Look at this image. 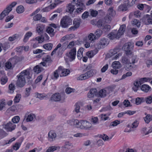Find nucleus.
<instances>
[{"instance_id":"nucleus-1","label":"nucleus","mask_w":152,"mask_h":152,"mask_svg":"<svg viewBox=\"0 0 152 152\" xmlns=\"http://www.w3.org/2000/svg\"><path fill=\"white\" fill-rule=\"evenodd\" d=\"M29 74V71L26 69L20 73L19 76H17L18 80H17V86L20 88L23 87L26 83L25 79L26 76Z\"/></svg>"},{"instance_id":"nucleus-2","label":"nucleus","mask_w":152,"mask_h":152,"mask_svg":"<svg viewBox=\"0 0 152 152\" xmlns=\"http://www.w3.org/2000/svg\"><path fill=\"white\" fill-rule=\"evenodd\" d=\"M96 73L97 71L96 69L90 70L80 75L77 78V80H86L92 77L94 74H96Z\"/></svg>"},{"instance_id":"nucleus-3","label":"nucleus","mask_w":152,"mask_h":152,"mask_svg":"<svg viewBox=\"0 0 152 152\" xmlns=\"http://www.w3.org/2000/svg\"><path fill=\"white\" fill-rule=\"evenodd\" d=\"M120 50L119 48H115L113 50H111L107 54V57L109 58H111L112 60H116L119 56L121 55L120 53L117 54Z\"/></svg>"},{"instance_id":"nucleus-4","label":"nucleus","mask_w":152,"mask_h":152,"mask_svg":"<svg viewBox=\"0 0 152 152\" xmlns=\"http://www.w3.org/2000/svg\"><path fill=\"white\" fill-rule=\"evenodd\" d=\"M72 24V20L68 16H65L61 21L60 25L63 28H66Z\"/></svg>"},{"instance_id":"nucleus-5","label":"nucleus","mask_w":152,"mask_h":152,"mask_svg":"<svg viewBox=\"0 0 152 152\" xmlns=\"http://www.w3.org/2000/svg\"><path fill=\"white\" fill-rule=\"evenodd\" d=\"M133 43L132 42H129L125 44L123 47L125 52V54L127 55H131L133 53L132 50H133Z\"/></svg>"},{"instance_id":"nucleus-6","label":"nucleus","mask_w":152,"mask_h":152,"mask_svg":"<svg viewBox=\"0 0 152 152\" xmlns=\"http://www.w3.org/2000/svg\"><path fill=\"white\" fill-rule=\"evenodd\" d=\"M76 55V48H74L71 49L69 52H67L66 53V55L68 57V58H65V60L66 61L69 58L70 62L72 61L75 59Z\"/></svg>"},{"instance_id":"nucleus-7","label":"nucleus","mask_w":152,"mask_h":152,"mask_svg":"<svg viewBox=\"0 0 152 152\" xmlns=\"http://www.w3.org/2000/svg\"><path fill=\"white\" fill-rule=\"evenodd\" d=\"M91 125L90 122L86 120H82L79 121L77 128L86 129L91 128Z\"/></svg>"},{"instance_id":"nucleus-8","label":"nucleus","mask_w":152,"mask_h":152,"mask_svg":"<svg viewBox=\"0 0 152 152\" xmlns=\"http://www.w3.org/2000/svg\"><path fill=\"white\" fill-rule=\"evenodd\" d=\"M109 44L108 39L103 38L101 39L100 41L97 44L98 49H100L104 48L107 46Z\"/></svg>"},{"instance_id":"nucleus-9","label":"nucleus","mask_w":152,"mask_h":152,"mask_svg":"<svg viewBox=\"0 0 152 152\" xmlns=\"http://www.w3.org/2000/svg\"><path fill=\"white\" fill-rule=\"evenodd\" d=\"M140 20L145 25L152 24V17L149 15L144 16Z\"/></svg>"},{"instance_id":"nucleus-10","label":"nucleus","mask_w":152,"mask_h":152,"mask_svg":"<svg viewBox=\"0 0 152 152\" xmlns=\"http://www.w3.org/2000/svg\"><path fill=\"white\" fill-rule=\"evenodd\" d=\"M121 62L124 65L128 64L129 67H132V65H131V62L129 56L127 55L126 54H124L122 56Z\"/></svg>"},{"instance_id":"nucleus-11","label":"nucleus","mask_w":152,"mask_h":152,"mask_svg":"<svg viewBox=\"0 0 152 152\" xmlns=\"http://www.w3.org/2000/svg\"><path fill=\"white\" fill-rule=\"evenodd\" d=\"M129 3L128 1H125L124 3L119 6L118 9V11L124 12L127 10L129 8L128 4Z\"/></svg>"},{"instance_id":"nucleus-12","label":"nucleus","mask_w":152,"mask_h":152,"mask_svg":"<svg viewBox=\"0 0 152 152\" xmlns=\"http://www.w3.org/2000/svg\"><path fill=\"white\" fill-rule=\"evenodd\" d=\"M150 81L149 78L146 77H144L139 79V81H136L134 83V85L135 87H139L143 83L145 82Z\"/></svg>"},{"instance_id":"nucleus-13","label":"nucleus","mask_w":152,"mask_h":152,"mask_svg":"<svg viewBox=\"0 0 152 152\" xmlns=\"http://www.w3.org/2000/svg\"><path fill=\"white\" fill-rule=\"evenodd\" d=\"M95 96L97 97V91L96 88H92L90 90L87 94V96L89 98H91Z\"/></svg>"},{"instance_id":"nucleus-14","label":"nucleus","mask_w":152,"mask_h":152,"mask_svg":"<svg viewBox=\"0 0 152 152\" xmlns=\"http://www.w3.org/2000/svg\"><path fill=\"white\" fill-rule=\"evenodd\" d=\"M72 146V144L69 141H66L64 145L61 147L62 150L64 152H66L70 149Z\"/></svg>"},{"instance_id":"nucleus-15","label":"nucleus","mask_w":152,"mask_h":152,"mask_svg":"<svg viewBox=\"0 0 152 152\" xmlns=\"http://www.w3.org/2000/svg\"><path fill=\"white\" fill-rule=\"evenodd\" d=\"M45 25L43 24H38L37 25L36 31L40 34L42 35L45 29Z\"/></svg>"},{"instance_id":"nucleus-16","label":"nucleus","mask_w":152,"mask_h":152,"mask_svg":"<svg viewBox=\"0 0 152 152\" xmlns=\"http://www.w3.org/2000/svg\"><path fill=\"white\" fill-rule=\"evenodd\" d=\"M48 140L52 142L55 140L56 137V134L53 131H50L48 133Z\"/></svg>"},{"instance_id":"nucleus-17","label":"nucleus","mask_w":152,"mask_h":152,"mask_svg":"<svg viewBox=\"0 0 152 152\" xmlns=\"http://www.w3.org/2000/svg\"><path fill=\"white\" fill-rule=\"evenodd\" d=\"M61 98V96L59 93H55L52 96L51 100L55 101H59L60 100Z\"/></svg>"},{"instance_id":"nucleus-18","label":"nucleus","mask_w":152,"mask_h":152,"mask_svg":"<svg viewBox=\"0 0 152 152\" xmlns=\"http://www.w3.org/2000/svg\"><path fill=\"white\" fill-rule=\"evenodd\" d=\"M129 56V58L131 62V65L132 64H134L136 62H137L138 60L137 58V56L136 55H134L133 54V53L131 55H128Z\"/></svg>"},{"instance_id":"nucleus-19","label":"nucleus","mask_w":152,"mask_h":152,"mask_svg":"<svg viewBox=\"0 0 152 152\" xmlns=\"http://www.w3.org/2000/svg\"><path fill=\"white\" fill-rule=\"evenodd\" d=\"M107 91L104 89H102L97 92V97L101 98H104L107 96Z\"/></svg>"},{"instance_id":"nucleus-20","label":"nucleus","mask_w":152,"mask_h":152,"mask_svg":"<svg viewBox=\"0 0 152 152\" xmlns=\"http://www.w3.org/2000/svg\"><path fill=\"white\" fill-rule=\"evenodd\" d=\"M56 6L55 4H52L49 6L47 7L42 9L43 12H48L54 8Z\"/></svg>"},{"instance_id":"nucleus-21","label":"nucleus","mask_w":152,"mask_h":152,"mask_svg":"<svg viewBox=\"0 0 152 152\" xmlns=\"http://www.w3.org/2000/svg\"><path fill=\"white\" fill-rule=\"evenodd\" d=\"M70 72V70L69 69H63L62 67L61 70V74H60V77L66 76L69 74Z\"/></svg>"},{"instance_id":"nucleus-22","label":"nucleus","mask_w":152,"mask_h":152,"mask_svg":"<svg viewBox=\"0 0 152 152\" xmlns=\"http://www.w3.org/2000/svg\"><path fill=\"white\" fill-rule=\"evenodd\" d=\"M67 123L71 125H75L77 127L79 123V121L77 119H73L67 121Z\"/></svg>"},{"instance_id":"nucleus-23","label":"nucleus","mask_w":152,"mask_h":152,"mask_svg":"<svg viewBox=\"0 0 152 152\" xmlns=\"http://www.w3.org/2000/svg\"><path fill=\"white\" fill-rule=\"evenodd\" d=\"M12 124L11 122H9L5 125V128L9 129L10 131H12L15 129V128L16 126L15 125L12 126Z\"/></svg>"},{"instance_id":"nucleus-24","label":"nucleus","mask_w":152,"mask_h":152,"mask_svg":"<svg viewBox=\"0 0 152 152\" xmlns=\"http://www.w3.org/2000/svg\"><path fill=\"white\" fill-rule=\"evenodd\" d=\"M73 2H75L77 7H85L83 0H73Z\"/></svg>"},{"instance_id":"nucleus-25","label":"nucleus","mask_w":152,"mask_h":152,"mask_svg":"<svg viewBox=\"0 0 152 152\" xmlns=\"http://www.w3.org/2000/svg\"><path fill=\"white\" fill-rule=\"evenodd\" d=\"M54 30L53 28L50 26L48 27L46 30V32L50 34L51 37H53L55 35V32H54Z\"/></svg>"},{"instance_id":"nucleus-26","label":"nucleus","mask_w":152,"mask_h":152,"mask_svg":"<svg viewBox=\"0 0 152 152\" xmlns=\"http://www.w3.org/2000/svg\"><path fill=\"white\" fill-rule=\"evenodd\" d=\"M105 24V23L104 20L103 19H99V20L96 24L98 28H100L101 27H102L104 26Z\"/></svg>"},{"instance_id":"nucleus-27","label":"nucleus","mask_w":152,"mask_h":152,"mask_svg":"<svg viewBox=\"0 0 152 152\" xmlns=\"http://www.w3.org/2000/svg\"><path fill=\"white\" fill-rule=\"evenodd\" d=\"M33 70L34 72L39 73L42 71L44 69L41 66H40L39 65H37L34 67Z\"/></svg>"},{"instance_id":"nucleus-28","label":"nucleus","mask_w":152,"mask_h":152,"mask_svg":"<svg viewBox=\"0 0 152 152\" xmlns=\"http://www.w3.org/2000/svg\"><path fill=\"white\" fill-rule=\"evenodd\" d=\"M62 67L61 66H59L58 69L54 72V76L57 79L58 77L59 74H61V70Z\"/></svg>"},{"instance_id":"nucleus-29","label":"nucleus","mask_w":152,"mask_h":152,"mask_svg":"<svg viewBox=\"0 0 152 152\" xmlns=\"http://www.w3.org/2000/svg\"><path fill=\"white\" fill-rule=\"evenodd\" d=\"M60 147L59 146H50L48 147V148L46 151V152H53L59 149Z\"/></svg>"},{"instance_id":"nucleus-30","label":"nucleus","mask_w":152,"mask_h":152,"mask_svg":"<svg viewBox=\"0 0 152 152\" xmlns=\"http://www.w3.org/2000/svg\"><path fill=\"white\" fill-rule=\"evenodd\" d=\"M80 42L78 40H77L75 42H74V41H72L69 43L67 46V48H71L76 45H78L80 44H81Z\"/></svg>"},{"instance_id":"nucleus-31","label":"nucleus","mask_w":152,"mask_h":152,"mask_svg":"<svg viewBox=\"0 0 152 152\" xmlns=\"http://www.w3.org/2000/svg\"><path fill=\"white\" fill-rule=\"evenodd\" d=\"M141 89L142 91L147 92L150 89H151V88L148 85L143 84L142 86Z\"/></svg>"},{"instance_id":"nucleus-32","label":"nucleus","mask_w":152,"mask_h":152,"mask_svg":"<svg viewBox=\"0 0 152 152\" xmlns=\"http://www.w3.org/2000/svg\"><path fill=\"white\" fill-rule=\"evenodd\" d=\"M75 5H72L70 4H69L68 6L67 7V11L70 13H72L74 10L76 8L75 7Z\"/></svg>"},{"instance_id":"nucleus-33","label":"nucleus","mask_w":152,"mask_h":152,"mask_svg":"<svg viewBox=\"0 0 152 152\" xmlns=\"http://www.w3.org/2000/svg\"><path fill=\"white\" fill-rule=\"evenodd\" d=\"M80 21L81 19H75L73 21V25L77 28L80 26Z\"/></svg>"},{"instance_id":"nucleus-34","label":"nucleus","mask_w":152,"mask_h":152,"mask_svg":"<svg viewBox=\"0 0 152 152\" xmlns=\"http://www.w3.org/2000/svg\"><path fill=\"white\" fill-rule=\"evenodd\" d=\"M32 35V33L30 31L27 32L25 35L24 38L23 39V42H26L30 37H31Z\"/></svg>"},{"instance_id":"nucleus-35","label":"nucleus","mask_w":152,"mask_h":152,"mask_svg":"<svg viewBox=\"0 0 152 152\" xmlns=\"http://www.w3.org/2000/svg\"><path fill=\"white\" fill-rule=\"evenodd\" d=\"M108 14L110 16L113 17L114 16L115 14V11L114 10L113 8L112 7H110L108 10Z\"/></svg>"},{"instance_id":"nucleus-36","label":"nucleus","mask_w":152,"mask_h":152,"mask_svg":"<svg viewBox=\"0 0 152 152\" xmlns=\"http://www.w3.org/2000/svg\"><path fill=\"white\" fill-rule=\"evenodd\" d=\"M53 47V45L51 43H47L43 45V48L47 50H50Z\"/></svg>"},{"instance_id":"nucleus-37","label":"nucleus","mask_w":152,"mask_h":152,"mask_svg":"<svg viewBox=\"0 0 152 152\" xmlns=\"http://www.w3.org/2000/svg\"><path fill=\"white\" fill-rule=\"evenodd\" d=\"M144 97H137L136 99L135 104L137 105L144 102Z\"/></svg>"},{"instance_id":"nucleus-38","label":"nucleus","mask_w":152,"mask_h":152,"mask_svg":"<svg viewBox=\"0 0 152 152\" xmlns=\"http://www.w3.org/2000/svg\"><path fill=\"white\" fill-rule=\"evenodd\" d=\"M144 102H145L146 103L150 104L152 102V97L150 95L145 97H144Z\"/></svg>"},{"instance_id":"nucleus-39","label":"nucleus","mask_w":152,"mask_h":152,"mask_svg":"<svg viewBox=\"0 0 152 152\" xmlns=\"http://www.w3.org/2000/svg\"><path fill=\"white\" fill-rule=\"evenodd\" d=\"M16 12L18 13H21L24 11V8L23 6L20 5L18 6L16 8Z\"/></svg>"},{"instance_id":"nucleus-40","label":"nucleus","mask_w":152,"mask_h":152,"mask_svg":"<svg viewBox=\"0 0 152 152\" xmlns=\"http://www.w3.org/2000/svg\"><path fill=\"white\" fill-rule=\"evenodd\" d=\"M0 45H1L2 48L4 50H6L10 47V45L7 42H4L3 44L0 42Z\"/></svg>"},{"instance_id":"nucleus-41","label":"nucleus","mask_w":152,"mask_h":152,"mask_svg":"<svg viewBox=\"0 0 152 152\" xmlns=\"http://www.w3.org/2000/svg\"><path fill=\"white\" fill-rule=\"evenodd\" d=\"M144 119L145 123L148 124L151 121V115L148 114L144 118Z\"/></svg>"},{"instance_id":"nucleus-42","label":"nucleus","mask_w":152,"mask_h":152,"mask_svg":"<svg viewBox=\"0 0 152 152\" xmlns=\"http://www.w3.org/2000/svg\"><path fill=\"white\" fill-rule=\"evenodd\" d=\"M35 117V115L34 114H32L29 115L26 119V121L27 122L31 121L33 120L34 118Z\"/></svg>"},{"instance_id":"nucleus-43","label":"nucleus","mask_w":152,"mask_h":152,"mask_svg":"<svg viewBox=\"0 0 152 152\" xmlns=\"http://www.w3.org/2000/svg\"><path fill=\"white\" fill-rule=\"evenodd\" d=\"M110 26L109 25L105 24L104 26L102 27V30L104 32L109 31L110 29Z\"/></svg>"},{"instance_id":"nucleus-44","label":"nucleus","mask_w":152,"mask_h":152,"mask_svg":"<svg viewBox=\"0 0 152 152\" xmlns=\"http://www.w3.org/2000/svg\"><path fill=\"white\" fill-rule=\"evenodd\" d=\"M98 52V50L96 48L94 50H91L89 53V55L91 57H93L94 55L96 54Z\"/></svg>"},{"instance_id":"nucleus-45","label":"nucleus","mask_w":152,"mask_h":152,"mask_svg":"<svg viewBox=\"0 0 152 152\" xmlns=\"http://www.w3.org/2000/svg\"><path fill=\"white\" fill-rule=\"evenodd\" d=\"M21 98V96L20 94H17L14 99V102L15 103H18Z\"/></svg>"},{"instance_id":"nucleus-46","label":"nucleus","mask_w":152,"mask_h":152,"mask_svg":"<svg viewBox=\"0 0 152 152\" xmlns=\"http://www.w3.org/2000/svg\"><path fill=\"white\" fill-rule=\"evenodd\" d=\"M42 18V15L40 14H37L34 16L33 18V19L34 21H37L41 20Z\"/></svg>"},{"instance_id":"nucleus-47","label":"nucleus","mask_w":152,"mask_h":152,"mask_svg":"<svg viewBox=\"0 0 152 152\" xmlns=\"http://www.w3.org/2000/svg\"><path fill=\"white\" fill-rule=\"evenodd\" d=\"M132 75V73L131 72H128L126 74H124L122 76L121 80L124 79L127 77H129Z\"/></svg>"},{"instance_id":"nucleus-48","label":"nucleus","mask_w":152,"mask_h":152,"mask_svg":"<svg viewBox=\"0 0 152 152\" xmlns=\"http://www.w3.org/2000/svg\"><path fill=\"white\" fill-rule=\"evenodd\" d=\"M108 37L111 39H113L116 38L117 36L115 35V33L114 32H111L108 35Z\"/></svg>"},{"instance_id":"nucleus-49","label":"nucleus","mask_w":152,"mask_h":152,"mask_svg":"<svg viewBox=\"0 0 152 152\" xmlns=\"http://www.w3.org/2000/svg\"><path fill=\"white\" fill-rule=\"evenodd\" d=\"M120 121L118 120H115L114 121L112 122L110 126V127L111 126H117V125L120 124Z\"/></svg>"},{"instance_id":"nucleus-50","label":"nucleus","mask_w":152,"mask_h":152,"mask_svg":"<svg viewBox=\"0 0 152 152\" xmlns=\"http://www.w3.org/2000/svg\"><path fill=\"white\" fill-rule=\"evenodd\" d=\"M8 80V78L7 76L1 77L0 80L1 84L2 85L5 84L7 82Z\"/></svg>"},{"instance_id":"nucleus-51","label":"nucleus","mask_w":152,"mask_h":152,"mask_svg":"<svg viewBox=\"0 0 152 152\" xmlns=\"http://www.w3.org/2000/svg\"><path fill=\"white\" fill-rule=\"evenodd\" d=\"M42 60L45 62H49L52 61L51 57L49 55H47L46 57L42 58Z\"/></svg>"},{"instance_id":"nucleus-52","label":"nucleus","mask_w":152,"mask_h":152,"mask_svg":"<svg viewBox=\"0 0 152 152\" xmlns=\"http://www.w3.org/2000/svg\"><path fill=\"white\" fill-rule=\"evenodd\" d=\"M20 120V118L18 116H14L12 119V122L14 123H18Z\"/></svg>"},{"instance_id":"nucleus-53","label":"nucleus","mask_w":152,"mask_h":152,"mask_svg":"<svg viewBox=\"0 0 152 152\" xmlns=\"http://www.w3.org/2000/svg\"><path fill=\"white\" fill-rule=\"evenodd\" d=\"M99 137L102 138L104 141H108L109 140V137L105 134L100 135Z\"/></svg>"},{"instance_id":"nucleus-54","label":"nucleus","mask_w":152,"mask_h":152,"mask_svg":"<svg viewBox=\"0 0 152 152\" xmlns=\"http://www.w3.org/2000/svg\"><path fill=\"white\" fill-rule=\"evenodd\" d=\"M21 143H19L18 142H16L15 144L13 146V148L14 150H15L16 151L18 150L19 148L20 145H21Z\"/></svg>"},{"instance_id":"nucleus-55","label":"nucleus","mask_w":152,"mask_h":152,"mask_svg":"<svg viewBox=\"0 0 152 152\" xmlns=\"http://www.w3.org/2000/svg\"><path fill=\"white\" fill-rule=\"evenodd\" d=\"M102 31L99 29L97 30L95 32V36L97 37H99L102 35Z\"/></svg>"},{"instance_id":"nucleus-56","label":"nucleus","mask_w":152,"mask_h":152,"mask_svg":"<svg viewBox=\"0 0 152 152\" xmlns=\"http://www.w3.org/2000/svg\"><path fill=\"white\" fill-rule=\"evenodd\" d=\"M111 20V18L110 16L108 15H107L104 17V21L107 23H109L110 22Z\"/></svg>"},{"instance_id":"nucleus-57","label":"nucleus","mask_w":152,"mask_h":152,"mask_svg":"<svg viewBox=\"0 0 152 152\" xmlns=\"http://www.w3.org/2000/svg\"><path fill=\"white\" fill-rule=\"evenodd\" d=\"M31 89V87L26 88V89L25 97H27L30 95Z\"/></svg>"},{"instance_id":"nucleus-58","label":"nucleus","mask_w":152,"mask_h":152,"mask_svg":"<svg viewBox=\"0 0 152 152\" xmlns=\"http://www.w3.org/2000/svg\"><path fill=\"white\" fill-rule=\"evenodd\" d=\"M75 91V89L70 87L67 88L65 90L66 93L67 94H69L71 92H74Z\"/></svg>"},{"instance_id":"nucleus-59","label":"nucleus","mask_w":152,"mask_h":152,"mask_svg":"<svg viewBox=\"0 0 152 152\" xmlns=\"http://www.w3.org/2000/svg\"><path fill=\"white\" fill-rule=\"evenodd\" d=\"M41 35V37H38L35 38L36 40L38 41V43L42 42L45 39L44 36H42V35Z\"/></svg>"},{"instance_id":"nucleus-60","label":"nucleus","mask_w":152,"mask_h":152,"mask_svg":"<svg viewBox=\"0 0 152 152\" xmlns=\"http://www.w3.org/2000/svg\"><path fill=\"white\" fill-rule=\"evenodd\" d=\"M12 10V7L11 6V5H9L7 6L4 10H5L6 13L8 15Z\"/></svg>"},{"instance_id":"nucleus-61","label":"nucleus","mask_w":152,"mask_h":152,"mask_svg":"<svg viewBox=\"0 0 152 152\" xmlns=\"http://www.w3.org/2000/svg\"><path fill=\"white\" fill-rule=\"evenodd\" d=\"M9 88L10 90V92L12 93L14 92V90L15 89V86L13 84L11 83L9 85Z\"/></svg>"},{"instance_id":"nucleus-62","label":"nucleus","mask_w":152,"mask_h":152,"mask_svg":"<svg viewBox=\"0 0 152 152\" xmlns=\"http://www.w3.org/2000/svg\"><path fill=\"white\" fill-rule=\"evenodd\" d=\"M126 25L124 24L122 25L120 27L118 31L121 32V33H124L125 30Z\"/></svg>"},{"instance_id":"nucleus-63","label":"nucleus","mask_w":152,"mask_h":152,"mask_svg":"<svg viewBox=\"0 0 152 152\" xmlns=\"http://www.w3.org/2000/svg\"><path fill=\"white\" fill-rule=\"evenodd\" d=\"M5 11V10H4L0 14V20L3 19L5 16L8 15Z\"/></svg>"},{"instance_id":"nucleus-64","label":"nucleus","mask_w":152,"mask_h":152,"mask_svg":"<svg viewBox=\"0 0 152 152\" xmlns=\"http://www.w3.org/2000/svg\"><path fill=\"white\" fill-rule=\"evenodd\" d=\"M14 17L13 15H11L8 16L5 19V21L6 22H8L12 19Z\"/></svg>"}]
</instances>
